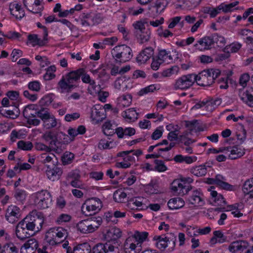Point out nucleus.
Returning a JSON list of instances; mask_svg holds the SVG:
<instances>
[{
  "label": "nucleus",
  "mask_w": 253,
  "mask_h": 253,
  "mask_svg": "<svg viewBox=\"0 0 253 253\" xmlns=\"http://www.w3.org/2000/svg\"><path fill=\"white\" fill-rule=\"evenodd\" d=\"M85 71L83 68L70 72L63 76L58 83V86L61 89V92H70L77 87L76 83L80 80V77L84 74Z\"/></svg>",
  "instance_id": "obj_1"
},
{
  "label": "nucleus",
  "mask_w": 253,
  "mask_h": 253,
  "mask_svg": "<svg viewBox=\"0 0 253 253\" xmlns=\"http://www.w3.org/2000/svg\"><path fill=\"white\" fill-rule=\"evenodd\" d=\"M43 221V218L41 212L33 211L20 222L24 224L31 233H34L42 229Z\"/></svg>",
  "instance_id": "obj_2"
},
{
  "label": "nucleus",
  "mask_w": 253,
  "mask_h": 253,
  "mask_svg": "<svg viewBox=\"0 0 253 253\" xmlns=\"http://www.w3.org/2000/svg\"><path fill=\"white\" fill-rule=\"evenodd\" d=\"M221 72L217 69H208L204 70L198 75L195 74V82L202 86H209L220 75Z\"/></svg>",
  "instance_id": "obj_3"
},
{
  "label": "nucleus",
  "mask_w": 253,
  "mask_h": 253,
  "mask_svg": "<svg viewBox=\"0 0 253 253\" xmlns=\"http://www.w3.org/2000/svg\"><path fill=\"white\" fill-rule=\"evenodd\" d=\"M193 182V179L190 177H181L173 181L170 189L175 194L183 196L192 189L193 187L190 184Z\"/></svg>",
  "instance_id": "obj_4"
},
{
  "label": "nucleus",
  "mask_w": 253,
  "mask_h": 253,
  "mask_svg": "<svg viewBox=\"0 0 253 253\" xmlns=\"http://www.w3.org/2000/svg\"><path fill=\"white\" fill-rule=\"evenodd\" d=\"M249 80L250 76L248 74H244L240 77L239 83L243 89H239V96L244 103L249 106L253 107V87H247L245 89Z\"/></svg>",
  "instance_id": "obj_5"
},
{
  "label": "nucleus",
  "mask_w": 253,
  "mask_h": 253,
  "mask_svg": "<svg viewBox=\"0 0 253 253\" xmlns=\"http://www.w3.org/2000/svg\"><path fill=\"white\" fill-rule=\"evenodd\" d=\"M102 222L101 217L98 216L88 218L80 221L77 227L81 233L88 234L96 230Z\"/></svg>",
  "instance_id": "obj_6"
},
{
  "label": "nucleus",
  "mask_w": 253,
  "mask_h": 253,
  "mask_svg": "<svg viewBox=\"0 0 253 253\" xmlns=\"http://www.w3.org/2000/svg\"><path fill=\"white\" fill-rule=\"evenodd\" d=\"M112 54L117 62L125 63L129 61L132 57L130 47L126 44L118 45L114 47Z\"/></svg>",
  "instance_id": "obj_7"
},
{
  "label": "nucleus",
  "mask_w": 253,
  "mask_h": 253,
  "mask_svg": "<svg viewBox=\"0 0 253 253\" xmlns=\"http://www.w3.org/2000/svg\"><path fill=\"white\" fill-rule=\"evenodd\" d=\"M34 204L40 209L48 208L52 203V197L50 193L47 190H41L34 193L32 195Z\"/></svg>",
  "instance_id": "obj_8"
},
{
  "label": "nucleus",
  "mask_w": 253,
  "mask_h": 253,
  "mask_svg": "<svg viewBox=\"0 0 253 253\" xmlns=\"http://www.w3.org/2000/svg\"><path fill=\"white\" fill-rule=\"evenodd\" d=\"M67 236V230L61 227H53L46 232L45 239L47 242L54 246L60 242L59 239L63 238L65 239Z\"/></svg>",
  "instance_id": "obj_9"
},
{
  "label": "nucleus",
  "mask_w": 253,
  "mask_h": 253,
  "mask_svg": "<svg viewBox=\"0 0 253 253\" xmlns=\"http://www.w3.org/2000/svg\"><path fill=\"white\" fill-rule=\"evenodd\" d=\"M35 113L43 121L44 126L46 128L50 129L57 126L56 119L47 108L41 107L38 110H36Z\"/></svg>",
  "instance_id": "obj_10"
},
{
  "label": "nucleus",
  "mask_w": 253,
  "mask_h": 253,
  "mask_svg": "<svg viewBox=\"0 0 253 253\" xmlns=\"http://www.w3.org/2000/svg\"><path fill=\"white\" fill-rule=\"evenodd\" d=\"M133 26L135 29V36L139 43L142 44L149 40L151 32L149 28L145 27L144 23L137 21Z\"/></svg>",
  "instance_id": "obj_11"
},
{
  "label": "nucleus",
  "mask_w": 253,
  "mask_h": 253,
  "mask_svg": "<svg viewBox=\"0 0 253 253\" xmlns=\"http://www.w3.org/2000/svg\"><path fill=\"white\" fill-rule=\"evenodd\" d=\"M195 82V74H190L186 75H183L176 81L174 84V88L176 90L186 89L192 86Z\"/></svg>",
  "instance_id": "obj_12"
},
{
  "label": "nucleus",
  "mask_w": 253,
  "mask_h": 253,
  "mask_svg": "<svg viewBox=\"0 0 253 253\" xmlns=\"http://www.w3.org/2000/svg\"><path fill=\"white\" fill-rule=\"evenodd\" d=\"M203 193L200 189L193 190L186 199V201L189 204L195 207L202 206L204 203L203 198Z\"/></svg>",
  "instance_id": "obj_13"
},
{
  "label": "nucleus",
  "mask_w": 253,
  "mask_h": 253,
  "mask_svg": "<svg viewBox=\"0 0 253 253\" xmlns=\"http://www.w3.org/2000/svg\"><path fill=\"white\" fill-rule=\"evenodd\" d=\"M118 248L106 243H98L95 245L92 249H90V253H118Z\"/></svg>",
  "instance_id": "obj_14"
},
{
  "label": "nucleus",
  "mask_w": 253,
  "mask_h": 253,
  "mask_svg": "<svg viewBox=\"0 0 253 253\" xmlns=\"http://www.w3.org/2000/svg\"><path fill=\"white\" fill-rule=\"evenodd\" d=\"M42 138L46 141L49 142V147L52 150L57 153H60L62 151L61 148L57 145V140L55 134L52 131H47L43 134Z\"/></svg>",
  "instance_id": "obj_15"
},
{
  "label": "nucleus",
  "mask_w": 253,
  "mask_h": 253,
  "mask_svg": "<svg viewBox=\"0 0 253 253\" xmlns=\"http://www.w3.org/2000/svg\"><path fill=\"white\" fill-rule=\"evenodd\" d=\"M225 180L222 175H216L215 178H208L205 182L209 184H215L225 190H231L232 186L226 182Z\"/></svg>",
  "instance_id": "obj_16"
},
{
  "label": "nucleus",
  "mask_w": 253,
  "mask_h": 253,
  "mask_svg": "<svg viewBox=\"0 0 253 253\" xmlns=\"http://www.w3.org/2000/svg\"><path fill=\"white\" fill-rule=\"evenodd\" d=\"M20 216V210L15 206L11 205L6 210L5 218L9 222L13 223L17 221Z\"/></svg>",
  "instance_id": "obj_17"
},
{
  "label": "nucleus",
  "mask_w": 253,
  "mask_h": 253,
  "mask_svg": "<svg viewBox=\"0 0 253 253\" xmlns=\"http://www.w3.org/2000/svg\"><path fill=\"white\" fill-rule=\"evenodd\" d=\"M194 47L200 51L211 49L214 47L211 37L207 36L200 39L194 44Z\"/></svg>",
  "instance_id": "obj_18"
},
{
  "label": "nucleus",
  "mask_w": 253,
  "mask_h": 253,
  "mask_svg": "<svg viewBox=\"0 0 253 253\" xmlns=\"http://www.w3.org/2000/svg\"><path fill=\"white\" fill-rule=\"evenodd\" d=\"M140 246L133 241L132 238H127L124 243V251L125 253H139Z\"/></svg>",
  "instance_id": "obj_19"
},
{
  "label": "nucleus",
  "mask_w": 253,
  "mask_h": 253,
  "mask_svg": "<svg viewBox=\"0 0 253 253\" xmlns=\"http://www.w3.org/2000/svg\"><path fill=\"white\" fill-rule=\"evenodd\" d=\"M249 246L247 242L244 240H238L232 242L228 246V250L231 253H235L237 252L243 251L247 249Z\"/></svg>",
  "instance_id": "obj_20"
},
{
  "label": "nucleus",
  "mask_w": 253,
  "mask_h": 253,
  "mask_svg": "<svg viewBox=\"0 0 253 253\" xmlns=\"http://www.w3.org/2000/svg\"><path fill=\"white\" fill-rule=\"evenodd\" d=\"M15 233L17 237L24 240L34 235V233H31L30 231L19 222L16 227Z\"/></svg>",
  "instance_id": "obj_21"
},
{
  "label": "nucleus",
  "mask_w": 253,
  "mask_h": 253,
  "mask_svg": "<svg viewBox=\"0 0 253 253\" xmlns=\"http://www.w3.org/2000/svg\"><path fill=\"white\" fill-rule=\"evenodd\" d=\"M122 236L121 230L116 227H112L107 230L104 234V238L107 242L115 241Z\"/></svg>",
  "instance_id": "obj_22"
},
{
  "label": "nucleus",
  "mask_w": 253,
  "mask_h": 253,
  "mask_svg": "<svg viewBox=\"0 0 253 253\" xmlns=\"http://www.w3.org/2000/svg\"><path fill=\"white\" fill-rule=\"evenodd\" d=\"M153 54L154 49L151 47H146L137 55L136 61L140 64L145 63L153 56Z\"/></svg>",
  "instance_id": "obj_23"
},
{
  "label": "nucleus",
  "mask_w": 253,
  "mask_h": 253,
  "mask_svg": "<svg viewBox=\"0 0 253 253\" xmlns=\"http://www.w3.org/2000/svg\"><path fill=\"white\" fill-rule=\"evenodd\" d=\"M9 10L11 14L16 19H21L25 16L24 10L21 7V5L18 3L10 5Z\"/></svg>",
  "instance_id": "obj_24"
},
{
  "label": "nucleus",
  "mask_w": 253,
  "mask_h": 253,
  "mask_svg": "<svg viewBox=\"0 0 253 253\" xmlns=\"http://www.w3.org/2000/svg\"><path fill=\"white\" fill-rule=\"evenodd\" d=\"M185 204L184 201L181 198H174L169 200L168 206L170 210H177L182 208Z\"/></svg>",
  "instance_id": "obj_25"
},
{
  "label": "nucleus",
  "mask_w": 253,
  "mask_h": 253,
  "mask_svg": "<svg viewBox=\"0 0 253 253\" xmlns=\"http://www.w3.org/2000/svg\"><path fill=\"white\" fill-rule=\"evenodd\" d=\"M213 186H211L209 190L211 191V195L213 199L214 202L218 206H224L226 204V201L224 200L223 196L220 194H218L216 191L212 190L214 189Z\"/></svg>",
  "instance_id": "obj_26"
},
{
  "label": "nucleus",
  "mask_w": 253,
  "mask_h": 253,
  "mask_svg": "<svg viewBox=\"0 0 253 253\" xmlns=\"http://www.w3.org/2000/svg\"><path fill=\"white\" fill-rule=\"evenodd\" d=\"M122 116L130 122H135L138 119V113L133 108H129L122 113Z\"/></svg>",
  "instance_id": "obj_27"
},
{
  "label": "nucleus",
  "mask_w": 253,
  "mask_h": 253,
  "mask_svg": "<svg viewBox=\"0 0 253 253\" xmlns=\"http://www.w3.org/2000/svg\"><path fill=\"white\" fill-rule=\"evenodd\" d=\"M154 240L157 241L156 243L157 247L162 250H164L168 246L170 241L167 237H162L161 236H155L153 238Z\"/></svg>",
  "instance_id": "obj_28"
},
{
  "label": "nucleus",
  "mask_w": 253,
  "mask_h": 253,
  "mask_svg": "<svg viewBox=\"0 0 253 253\" xmlns=\"http://www.w3.org/2000/svg\"><path fill=\"white\" fill-rule=\"evenodd\" d=\"M242 190L245 195H248L249 198L253 199V178L245 181Z\"/></svg>",
  "instance_id": "obj_29"
},
{
  "label": "nucleus",
  "mask_w": 253,
  "mask_h": 253,
  "mask_svg": "<svg viewBox=\"0 0 253 253\" xmlns=\"http://www.w3.org/2000/svg\"><path fill=\"white\" fill-rule=\"evenodd\" d=\"M148 235V233L146 232H140L136 231L134 234L128 237L133 238V241H134L137 245L141 247V244L146 240Z\"/></svg>",
  "instance_id": "obj_30"
},
{
  "label": "nucleus",
  "mask_w": 253,
  "mask_h": 253,
  "mask_svg": "<svg viewBox=\"0 0 253 253\" xmlns=\"http://www.w3.org/2000/svg\"><path fill=\"white\" fill-rule=\"evenodd\" d=\"M88 205H83L82 207V211L86 216H89L98 212L102 208V206H92L88 208Z\"/></svg>",
  "instance_id": "obj_31"
},
{
  "label": "nucleus",
  "mask_w": 253,
  "mask_h": 253,
  "mask_svg": "<svg viewBox=\"0 0 253 253\" xmlns=\"http://www.w3.org/2000/svg\"><path fill=\"white\" fill-rule=\"evenodd\" d=\"M229 151L230 152L229 157L232 160L236 159L245 154L244 150L237 146L231 147V149H229Z\"/></svg>",
  "instance_id": "obj_32"
},
{
  "label": "nucleus",
  "mask_w": 253,
  "mask_h": 253,
  "mask_svg": "<svg viewBox=\"0 0 253 253\" xmlns=\"http://www.w3.org/2000/svg\"><path fill=\"white\" fill-rule=\"evenodd\" d=\"M159 61L164 63L165 62H170L172 61V57L170 55V52L166 49H160L158 55Z\"/></svg>",
  "instance_id": "obj_33"
},
{
  "label": "nucleus",
  "mask_w": 253,
  "mask_h": 253,
  "mask_svg": "<svg viewBox=\"0 0 253 253\" xmlns=\"http://www.w3.org/2000/svg\"><path fill=\"white\" fill-rule=\"evenodd\" d=\"M167 4L166 0H157L152 6L153 10H155L156 14H160L164 11Z\"/></svg>",
  "instance_id": "obj_34"
},
{
  "label": "nucleus",
  "mask_w": 253,
  "mask_h": 253,
  "mask_svg": "<svg viewBox=\"0 0 253 253\" xmlns=\"http://www.w3.org/2000/svg\"><path fill=\"white\" fill-rule=\"evenodd\" d=\"M18 249L12 243L4 245L0 249V253H18Z\"/></svg>",
  "instance_id": "obj_35"
},
{
  "label": "nucleus",
  "mask_w": 253,
  "mask_h": 253,
  "mask_svg": "<svg viewBox=\"0 0 253 253\" xmlns=\"http://www.w3.org/2000/svg\"><path fill=\"white\" fill-rule=\"evenodd\" d=\"M80 175H68L67 179L71 180L70 184L76 188H81L83 186L82 181L80 180Z\"/></svg>",
  "instance_id": "obj_36"
},
{
  "label": "nucleus",
  "mask_w": 253,
  "mask_h": 253,
  "mask_svg": "<svg viewBox=\"0 0 253 253\" xmlns=\"http://www.w3.org/2000/svg\"><path fill=\"white\" fill-rule=\"evenodd\" d=\"M37 117V116L35 112L30 113L27 114L26 116H24V117L27 120V123L34 126H38L41 123V121L36 118Z\"/></svg>",
  "instance_id": "obj_37"
},
{
  "label": "nucleus",
  "mask_w": 253,
  "mask_h": 253,
  "mask_svg": "<svg viewBox=\"0 0 253 253\" xmlns=\"http://www.w3.org/2000/svg\"><path fill=\"white\" fill-rule=\"evenodd\" d=\"M23 4L24 6L27 9V10H29L31 12L33 13H41V11L43 9V7L42 6L41 7H38L37 9H34V8H32V10L30 9L31 7L34 5V0H23Z\"/></svg>",
  "instance_id": "obj_38"
},
{
  "label": "nucleus",
  "mask_w": 253,
  "mask_h": 253,
  "mask_svg": "<svg viewBox=\"0 0 253 253\" xmlns=\"http://www.w3.org/2000/svg\"><path fill=\"white\" fill-rule=\"evenodd\" d=\"M238 4V1H235L227 4L222 3L218 6V8L219 10H222L224 12L227 13L232 11L234 9V7Z\"/></svg>",
  "instance_id": "obj_39"
},
{
  "label": "nucleus",
  "mask_w": 253,
  "mask_h": 253,
  "mask_svg": "<svg viewBox=\"0 0 253 253\" xmlns=\"http://www.w3.org/2000/svg\"><path fill=\"white\" fill-rule=\"evenodd\" d=\"M5 117L12 119H16L20 115V110L17 105H14L12 110H7Z\"/></svg>",
  "instance_id": "obj_40"
},
{
  "label": "nucleus",
  "mask_w": 253,
  "mask_h": 253,
  "mask_svg": "<svg viewBox=\"0 0 253 253\" xmlns=\"http://www.w3.org/2000/svg\"><path fill=\"white\" fill-rule=\"evenodd\" d=\"M28 40L33 43L34 45L38 44L40 46L44 45L47 41L44 40V37L42 40L39 39L37 35H29L28 37Z\"/></svg>",
  "instance_id": "obj_41"
},
{
  "label": "nucleus",
  "mask_w": 253,
  "mask_h": 253,
  "mask_svg": "<svg viewBox=\"0 0 253 253\" xmlns=\"http://www.w3.org/2000/svg\"><path fill=\"white\" fill-rule=\"evenodd\" d=\"M82 76H83L82 77V80L84 83L89 84L93 90L95 92L99 91L98 89H96L97 85H96L95 81L91 80L89 75L85 74L84 73V74Z\"/></svg>",
  "instance_id": "obj_42"
},
{
  "label": "nucleus",
  "mask_w": 253,
  "mask_h": 253,
  "mask_svg": "<svg viewBox=\"0 0 253 253\" xmlns=\"http://www.w3.org/2000/svg\"><path fill=\"white\" fill-rule=\"evenodd\" d=\"M126 197V194L121 190H116L113 194V199L115 201L118 203L124 202Z\"/></svg>",
  "instance_id": "obj_43"
},
{
  "label": "nucleus",
  "mask_w": 253,
  "mask_h": 253,
  "mask_svg": "<svg viewBox=\"0 0 253 253\" xmlns=\"http://www.w3.org/2000/svg\"><path fill=\"white\" fill-rule=\"evenodd\" d=\"M51 246L49 243L46 242L39 245L37 251L38 253H50L51 252Z\"/></svg>",
  "instance_id": "obj_44"
},
{
  "label": "nucleus",
  "mask_w": 253,
  "mask_h": 253,
  "mask_svg": "<svg viewBox=\"0 0 253 253\" xmlns=\"http://www.w3.org/2000/svg\"><path fill=\"white\" fill-rule=\"evenodd\" d=\"M17 147L18 149L22 150L29 151L32 150L33 147V145L30 141L20 140L17 142Z\"/></svg>",
  "instance_id": "obj_45"
},
{
  "label": "nucleus",
  "mask_w": 253,
  "mask_h": 253,
  "mask_svg": "<svg viewBox=\"0 0 253 253\" xmlns=\"http://www.w3.org/2000/svg\"><path fill=\"white\" fill-rule=\"evenodd\" d=\"M91 12L88 13H82L79 16L82 25L83 26H90L91 25V23L87 20L88 19H91Z\"/></svg>",
  "instance_id": "obj_46"
},
{
  "label": "nucleus",
  "mask_w": 253,
  "mask_h": 253,
  "mask_svg": "<svg viewBox=\"0 0 253 253\" xmlns=\"http://www.w3.org/2000/svg\"><path fill=\"white\" fill-rule=\"evenodd\" d=\"M211 37L214 45L215 43H216L218 46H222L225 45L226 41L223 37L217 34H215Z\"/></svg>",
  "instance_id": "obj_47"
},
{
  "label": "nucleus",
  "mask_w": 253,
  "mask_h": 253,
  "mask_svg": "<svg viewBox=\"0 0 253 253\" xmlns=\"http://www.w3.org/2000/svg\"><path fill=\"white\" fill-rule=\"evenodd\" d=\"M179 68L177 66H173L169 68L164 70L161 74L163 77H169L178 72Z\"/></svg>",
  "instance_id": "obj_48"
},
{
  "label": "nucleus",
  "mask_w": 253,
  "mask_h": 253,
  "mask_svg": "<svg viewBox=\"0 0 253 253\" xmlns=\"http://www.w3.org/2000/svg\"><path fill=\"white\" fill-rule=\"evenodd\" d=\"M185 138L183 135L178 136V130L174 129L173 131H170L168 135V139L170 141L177 140L179 139L180 141H182Z\"/></svg>",
  "instance_id": "obj_49"
},
{
  "label": "nucleus",
  "mask_w": 253,
  "mask_h": 253,
  "mask_svg": "<svg viewBox=\"0 0 253 253\" xmlns=\"http://www.w3.org/2000/svg\"><path fill=\"white\" fill-rule=\"evenodd\" d=\"M74 158V154L69 152H66L64 153L63 155L61 158L62 163L64 165L71 164Z\"/></svg>",
  "instance_id": "obj_50"
},
{
  "label": "nucleus",
  "mask_w": 253,
  "mask_h": 253,
  "mask_svg": "<svg viewBox=\"0 0 253 253\" xmlns=\"http://www.w3.org/2000/svg\"><path fill=\"white\" fill-rule=\"evenodd\" d=\"M104 18V17L103 14L100 13L93 14L91 12V20L92 23L91 24L92 25L98 24L103 21Z\"/></svg>",
  "instance_id": "obj_51"
},
{
  "label": "nucleus",
  "mask_w": 253,
  "mask_h": 253,
  "mask_svg": "<svg viewBox=\"0 0 253 253\" xmlns=\"http://www.w3.org/2000/svg\"><path fill=\"white\" fill-rule=\"evenodd\" d=\"M115 143L113 141H108L105 140L101 139L99 142L98 147L103 149H111L115 147Z\"/></svg>",
  "instance_id": "obj_52"
},
{
  "label": "nucleus",
  "mask_w": 253,
  "mask_h": 253,
  "mask_svg": "<svg viewBox=\"0 0 253 253\" xmlns=\"http://www.w3.org/2000/svg\"><path fill=\"white\" fill-rule=\"evenodd\" d=\"M155 166L154 170L158 172H164L167 169V167L165 165L163 161L159 160H155L154 161Z\"/></svg>",
  "instance_id": "obj_53"
},
{
  "label": "nucleus",
  "mask_w": 253,
  "mask_h": 253,
  "mask_svg": "<svg viewBox=\"0 0 253 253\" xmlns=\"http://www.w3.org/2000/svg\"><path fill=\"white\" fill-rule=\"evenodd\" d=\"M31 168V165L27 163H18L15 167H14V169L17 173L20 172L22 170L29 169Z\"/></svg>",
  "instance_id": "obj_54"
},
{
  "label": "nucleus",
  "mask_w": 253,
  "mask_h": 253,
  "mask_svg": "<svg viewBox=\"0 0 253 253\" xmlns=\"http://www.w3.org/2000/svg\"><path fill=\"white\" fill-rule=\"evenodd\" d=\"M84 205H88L87 207L88 208L89 206L92 207V206H102L101 201L97 198H92L88 199L84 202Z\"/></svg>",
  "instance_id": "obj_55"
},
{
  "label": "nucleus",
  "mask_w": 253,
  "mask_h": 253,
  "mask_svg": "<svg viewBox=\"0 0 253 253\" xmlns=\"http://www.w3.org/2000/svg\"><path fill=\"white\" fill-rule=\"evenodd\" d=\"M26 194L24 190L17 189L14 193V197L16 200L20 202H22L25 200Z\"/></svg>",
  "instance_id": "obj_56"
},
{
  "label": "nucleus",
  "mask_w": 253,
  "mask_h": 253,
  "mask_svg": "<svg viewBox=\"0 0 253 253\" xmlns=\"http://www.w3.org/2000/svg\"><path fill=\"white\" fill-rule=\"evenodd\" d=\"M213 235L215 237L217 240V242L219 243H223L226 242L227 240V237L225 236L223 233L219 231H214L213 233Z\"/></svg>",
  "instance_id": "obj_57"
},
{
  "label": "nucleus",
  "mask_w": 253,
  "mask_h": 253,
  "mask_svg": "<svg viewBox=\"0 0 253 253\" xmlns=\"http://www.w3.org/2000/svg\"><path fill=\"white\" fill-rule=\"evenodd\" d=\"M28 86L30 90L33 91L38 92L41 89V84L37 81L30 82L28 84Z\"/></svg>",
  "instance_id": "obj_58"
},
{
  "label": "nucleus",
  "mask_w": 253,
  "mask_h": 253,
  "mask_svg": "<svg viewBox=\"0 0 253 253\" xmlns=\"http://www.w3.org/2000/svg\"><path fill=\"white\" fill-rule=\"evenodd\" d=\"M156 87L154 84H151L147 87L141 89L138 93L139 96H142L144 94H147L149 92H153L156 90Z\"/></svg>",
  "instance_id": "obj_59"
},
{
  "label": "nucleus",
  "mask_w": 253,
  "mask_h": 253,
  "mask_svg": "<svg viewBox=\"0 0 253 253\" xmlns=\"http://www.w3.org/2000/svg\"><path fill=\"white\" fill-rule=\"evenodd\" d=\"M24 245L37 251L39 247V244L38 241L34 238H31L29 239Z\"/></svg>",
  "instance_id": "obj_60"
},
{
  "label": "nucleus",
  "mask_w": 253,
  "mask_h": 253,
  "mask_svg": "<svg viewBox=\"0 0 253 253\" xmlns=\"http://www.w3.org/2000/svg\"><path fill=\"white\" fill-rule=\"evenodd\" d=\"M120 104L124 107L128 106L131 102V97L130 95H124L120 98Z\"/></svg>",
  "instance_id": "obj_61"
},
{
  "label": "nucleus",
  "mask_w": 253,
  "mask_h": 253,
  "mask_svg": "<svg viewBox=\"0 0 253 253\" xmlns=\"http://www.w3.org/2000/svg\"><path fill=\"white\" fill-rule=\"evenodd\" d=\"M71 219V216L68 214L62 213L57 217L56 222L58 224H61L63 222L69 221Z\"/></svg>",
  "instance_id": "obj_62"
},
{
  "label": "nucleus",
  "mask_w": 253,
  "mask_h": 253,
  "mask_svg": "<svg viewBox=\"0 0 253 253\" xmlns=\"http://www.w3.org/2000/svg\"><path fill=\"white\" fill-rule=\"evenodd\" d=\"M210 171L207 170L205 166H199L193 169V171L191 172L194 174H206Z\"/></svg>",
  "instance_id": "obj_63"
},
{
  "label": "nucleus",
  "mask_w": 253,
  "mask_h": 253,
  "mask_svg": "<svg viewBox=\"0 0 253 253\" xmlns=\"http://www.w3.org/2000/svg\"><path fill=\"white\" fill-rule=\"evenodd\" d=\"M163 63V62L162 61L161 62L159 61V58L157 56L153 57L151 65V68L153 70L156 71L159 68L160 65Z\"/></svg>",
  "instance_id": "obj_64"
}]
</instances>
